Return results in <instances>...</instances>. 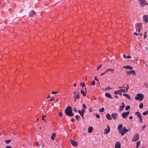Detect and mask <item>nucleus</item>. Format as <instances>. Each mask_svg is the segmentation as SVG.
Returning a JSON list of instances; mask_svg holds the SVG:
<instances>
[{
  "label": "nucleus",
  "instance_id": "1",
  "mask_svg": "<svg viewBox=\"0 0 148 148\" xmlns=\"http://www.w3.org/2000/svg\"><path fill=\"white\" fill-rule=\"evenodd\" d=\"M72 108L70 107H68L65 110V113L68 116H72L73 114L72 112Z\"/></svg>",
  "mask_w": 148,
  "mask_h": 148
},
{
  "label": "nucleus",
  "instance_id": "2",
  "mask_svg": "<svg viewBox=\"0 0 148 148\" xmlns=\"http://www.w3.org/2000/svg\"><path fill=\"white\" fill-rule=\"evenodd\" d=\"M144 97V95L141 93L138 94L135 97V99L136 100H139L140 101H142Z\"/></svg>",
  "mask_w": 148,
  "mask_h": 148
},
{
  "label": "nucleus",
  "instance_id": "3",
  "mask_svg": "<svg viewBox=\"0 0 148 148\" xmlns=\"http://www.w3.org/2000/svg\"><path fill=\"white\" fill-rule=\"evenodd\" d=\"M79 95L80 93L79 92H74L73 96V98H76L77 99H79L80 97Z\"/></svg>",
  "mask_w": 148,
  "mask_h": 148
},
{
  "label": "nucleus",
  "instance_id": "4",
  "mask_svg": "<svg viewBox=\"0 0 148 148\" xmlns=\"http://www.w3.org/2000/svg\"><path fill=\"white\" fill-rule=\"evenodd\" d=\"M128 132V130L125 128V127L123 128V129L119 131V133L121 135L123 136L126 133Z\"/></svg>",
  "mask_w": 148,
  "mask_h": 148
},
{
  "label": "nucleus",
  "instance_id": "5",
  "mask_svg": "<svg viewBox=\"0 0 148 148\" xmlns=\"http://www.w3.org/2000/svg\"><path fill=\"white\" fill-rule=\"evenodd\" d=\"M142 24L141 23H137L136 25V32L137 31V28H138V32H140V29H142Z\"/></svg>",
  "mask_w": 148,
  "mask_h": 148
},
{
  "label": "nucleus",
  "instance_id": "6",
  "mask_svg": "<svg viewBox=\"0 0 148 148\" xmlns=\"http://www.w3.org/2000/svg\"><path fill=\"white\" fill-rule=\"evenodd\" d=\"M111 115L113 119H114V120H116L117 119L118 116V114L117 113H114L112 114Z\"/></svg>",
  "mask_w": 148,
  "mask_h": 148
},
{
  "label": "nucleus",
  "instance_id": "7",
  "mask_svg": "<svg viewBox=\"0 0 148 148\" xmlns=\"http://www.w3.org/2000/svg\"><path fill=\"white\" fill-rule=\"evenodd\" d=\"M130 111L123 113L122 114V116L124 118H125L128 115Z\"/></svg>",
  "mask_w": 148,
  "mask_h": 148
},
{
  "label": "nucleus",
  "instance_id": "8",
  "mask_svg": "<svg viewBox=\"0 0 148 148\" xmlns=\"http://www.w3.org/2000/svg\"><path fill=\"white\" fill-rule=\"evenodd\" d=\"M125 106L123 103H122L121 104V105L119 107V110L120 111H122L124 108L125 107Z\"/></svg>",
  "mask_w": 148,
  "mask_h": 148
},
{
  "label": "nucleus",
  "instance_id": "9",
  "mask_svg": "<svg viewBox=\"0 0 148 148\" xmlns=\"http://www.w3.org/2000/svg\"><path fill=\"white\" fill-rule=\"evenodd\" d=\"M127 75H130L131 74H133L134 75H135L136 72L134 70H132L130 71H128L127 72Z\"/></svg>",
  "mask_w": 148,
  "mask_h": 148
},
{
  "label": "nucleus",
  "instance_id": "10",
  "mask_svg": "<svg viewBox=\"0 0 148 148\" xmlns=\"http://www.w3.org/2000/svg\"><path fill=\"white\" fill-rule=\"evenodd\" d=\"M146 2L145 0H140V4L142 7H143L145 6Z\"/></svg>",
  "mask_w": 148,
  "mask_h": 148
},
{
  "label": "nucleus",
  "instance_id": "11",
  "mask_svg": "<svg viewBox=\"0 0 148 148\" xmlns=\"http://www.w3.org/2000/svg\"><path fill=\"white\" fill-rule=\"evenodd\" d=\"M71 144L74 147H76L77 146V143L75 140H71Z\"/></svg>",
  "mask_w": 148,
  "mask_h": 148
},
{
  "label": "nucleus",
  "instance_id": "12",
  "mask_svg": "<svg viewBox=\"0 0 148 148\" xmlns=\"http://www.w3.org/2000/svg\"><path fill=\"white\" fill-rule=\"evenodd\" d=\"M143 19L144 21L145 22L147 23L148 22V15H145L143 16Z\"/></svg>",
  "mask_w": 148,
  "mask_h": 148
},
{
  "label": "nucleus",
  "instance_id": "13",
  "mask_svg": "<svg viewBox=\"0 0 148 148\" xmlns=\"http://www.w3.org/2000/svg\"><path fill=\"white\" fill-rule=\"evenodd\" d=\"M139 139V135L138 134H136L134 136L133 141H136Z\"/></svg>",
  "mask_w": 148,
  "mask_h": 148
},
{
  "label": "nucleus",
  "instance_id": "14",
  "mask_svg": "<svg viewBox=\"0 0 148 148\" xmlns=\"http://www.w3.org/2000/svg\"><path fill=\"white\" fill-rule=\"evenodd\" d=\"M123 68H125L127 69H129L130 70H131L133 69V67L130 66H129V65H127L126 66H124L123 67Z\"/></svg>",
  "mask_w": 148,
  "mask_h": 148
},
{
  "label": "nucleus",
  "instance_id": "15",
  "mask_svg": "<svg viewBox=\"0 0 148 148\" xmlns=\"http://www.w3.org/2000/svg\"><path fill=\"white\" fill-rule=\"evenodd\" d=\"M115 148H121V145L119 142H117L115 144Z\"/></svg>",
  "mask_w": 148,
  "mask_h": 148
},
{
  "label": "nucleus",
  "instance_id": "16",
  "mask_svg": "<svg viewBox=\"0 0 148 148\" xmlns=\"http://www.w3.org/2000/svg\"><path fill=\"white\" fill-rule=\"evenodd\" d=\"M35 14V12L33 10H32L31 12L29 13V16H32L34 15Z\"/></svg>",
  "mask_w": 148,
  "mask_h": 148
},
{
  "label": "nucleus",
  "instance_id": "17",
  "mask_svg": "<svg viewBox=\"0 0 148 148\" xmlns=\"http://www.w3.org/2000/svg\"><path fill=\"white\" fill-rule=\"evenodd\" d=\"M106 117L107 119L108 120H111L112 119V118L110 115L109 113H108L106 114Z\"/></svg>",
  "mask_w": 148,
  "mask_h": 148
},
{
  "label": "nucleus",
  "instance_id": "18",
  "mask_svg": "<svg viewBox=\"0 0 148 148\" xmlns=\"http://www.w3.org/2000/svg\"><path fill=\"white\" fill-rule=\"evenodd\" d=\"M107 129H106L105 131V133L107 134L110 131V128L108 125H107Z\"/></svg>",
  "mask_w": 148,
  "mask_h": 148
},
{
  "label": "nucleus",
  "instance_id": "19",
  "mask_svg": "<svg viewBox=\"0 0 148 148\" xmlns=\"http://www.w3.org/2000/svg\"><path fill=\"white\" fill-rule=\"evenodd\" d=\"M114 93L116 95H120L121 96L122 95V93L120 90L118 91H115Z\"/></svg>",
  "mask_w": 148,
  "mask_h": 148
},
{
  "label": "nucleus",
  "instance_id": "20",
  "mask_svg": "<svg viewBox=\"0 0 148 148\" xmlns=\"http://www.w3.org/2000/svg\"><path fill=\"white\" fill-rule=\"evenodd\" d=\"M105 95L107 97H108L110 98H112V97L109 93H106L105 94Z\"/></svg>",
  "mask_w": 148,
  "mask_h": 148
},
{
  "label": "nucleus",
  "instance_id": "21",
  "mask_svg": "<svg viewBox=\"0 0 148 148\" xmlns=\"http://www.w3.org/2000/svg\"><path fill=\"white\" fill-rule=\"evenodd\" d=\"M123 127V125L121 124H119L118 126V130L119 132L122 129Z\"/></svg>",
  "mask_w": 148,
  "mask_h": 148
},
{
  "label": "nucleus",
  "instance_id": "22",
  "mask_svg": "<svg viewBox=\"0 0 148 148\" xmlns=\"http://www.w3.org/2000/svg\"><path fill=\"white\" fill-rule=\"evenodd\" d=\"M123 95L127 99H130V97L129 95H128L126 93H123Z\"/></svg>",
  "mask_w": 148,
  "mask_h": 148
},
{
  "label": "nucleus",
  "instance_id": "23",
  "mask_svg": "<svg viewBox=\"0 0 148 148\" xmlns=\"http://www.w3.org/2000/svg\"><path fill=\"white\" fill-rule=\"evenodd\" d=\"M92 130V127H89L88 128V132L89 133H91Z\"/></svg>",
  "mask_w": 148,
  "mask_h": 148
},
{
  "label": "nucleus",
  "instance_id": "24",
  "mask_svg": "<svg viewBox=\"0 0 148 148\" xmlns=\"http://www.w3.org/2000/svg\"><path fill=\"white\" fill-rule=\"evenodd\" d=\"M56 134L55 133L53 134L51 136V139L53 140H54L55 138V137H56Z\"/></svg>",
  "mask_w": 148,
  "mask_h": 148
},
{
  "label": "nucleus",
  "instance_id": "25",
  "mask_svg": "<svg viewBox=\"0 0 148 148\" xmlns=\"http://www.w3.org/2000/svg\"><path fill=\"white\" fill-rule=\"evenodd\" d=\"M78 112L80 114L82 117L83 118L84 113L81 112V111L79 110L78 111Z\"/></svg>",
  "mask_w": 148,
  "mask_h": 148
},
{
  "label": "nucleus",
  "instance_id": "26",
  "mask_svg": "<svg viewBox=\"0 0 148 148\" xmlns=\"http://www.w3.org/2000/svg\"><path fill=\"white\" fill-rule=\"evenodd\" d=\"M135 114L137 115L138 117L141 116L140 113L139 112H136Z\"/></svg>",
  "mask_w": 148,
  "mask_h": 148
},
{
  "label": "nucleus",
  "instance_id": "27",
  "mask_svg": "<svg viewBox=\"0 0 148 148\" xmlns=\"http://www.w3.org/2000/svg\"><path fill=\"white\" fill-rule=\"evenodd\" d=\"M140 141H138V142H137V143H136V147H138L140 145Z\"/></svg>",
  "mask_w": 148,
  "mask_h": 148
},
{
  "label": "nucleus",
  "instance_id": "28",
  "mask_svg": "<svg viewBox=\"0 0 148 148\" xmlns=\"http://www.w3.org/2000/svg\"><path fill=\"white\" fill-rule=\"evenodd\" d=\"M81 92L82 94L84 96H86V94L85 92L84 91L81 90Z\"/></svg>",
  "mask_w": 148,
  "mask_h": 148
},
{
  "label": "nucleus",
  "instance_id": "29",
  "mask_svg": "<svg viewBox=\"0 0 148 148\" xmlns=\"http://www.w3.org/2000/svg\"><path fill=\"white\" fill-rule=\"evenodd\" d=\"M104 111V109L103 108H102L99 109V112H103Z\"/></svg>",
  "mask_w": 148,
  "mask_h": 148
},
{
  "label": "nucleus",
  "instance_id": "30",
  "mask_svg": "<svg viewBox=\"0 0 148 148\" xmlns=\"http://www.w3.org/2000/svg\"><path fill=\"white\" fill-rule=\"evenodd\" d=\"M121 92H127V91L125 89H121L120 90H119Z\"/></svg>",
  "mask_w": 148,
  "mask_h": 148
},
{
  "label": "nucleus",
  "instance_id": "31",
  "mask_svg": "<svg viewBox=\"0 0 148 148\" xmlns=\"http://www.w3.org/2000/svg\"><path fill=\"white\" fill-rule=\"evenodd\" d=\"M114 71V69H111V68H109V69H108L107 70V72L109 71Z\"/></svg>",
  "mask_w": 148,
  "mask_h": 148
},
{
  "label": "nucleus",
  "instance_id": "32",
  "mask_svg": "<svg viewBox=\"0 0 148 148\" xmlns=\"http://www.w3.org/2000/svg\"><path fill=\"white\" fill-rule=\"evenodd\" d=\"M130 108V106H127L125 108V110H128Z\"/></svg>",
  "mask_w": 148,
  "mask_h": 148
},
{
  "label": "nucleus",
  "instance_id": "33",
  "mask_svg": "<svg viewBox=\"0 0 148 148\" xmlns=\"http://www.w3.org/2000/svg\"><path fill=\"white\" fill-rule=\"evenodd\" d=\"M138 118L139 119L140 123H141L143 121V119H142V116H140Z\"/></svg>",
  "mask_w": 148,
  "mask_h": 148
},
{
  "label": "nucleus",
  "instance_id": "34",
  "mask_svg": "<svg viewBox=\"0 0 148 148\" xmlns=\"http://www.w3.org/2000/svg\"><path fill=\"white\" fill-rule=\"evenodd\" d=\"M143 105L142 103H141L140 104L139 106V108L140 109H141L143 108Z\"/></svg>",
  "mask_w": 148,
  "mask_h": 148
},
{
  "label": "nucleus",
  "instance_id": "35",
  "mask_svg": "<svg viewBox=\"0 0 148 148\" xmlns=\"http://www.w3.org/2000/svg\"><path fill=\"white\" fill-rule=\"evenodd\" d=\"M80 85L82 86V87H84L85 86V84L84 83L81 82Z\"/></svg>",
  "mask_w": 148,
  "mask_h": 148
},
{
  "label": "nucleus",
  "instance_id": "36",
  "mask_svg": "<svg viewBox=\"0 0 148 148\" xmlns=\"http://www.w3.org/2000/svg\"><path fill=\"white\" fill-rule=\"evenodd\" d=\"M148 113V111H146L143 112V114L144 115H146Z\"/></svg>",
  "mask_w": 148,
  "mask_h": 148
},
{
  "label": "nucleus",
  "instance_id": "37",
  "mask_svg": "<svg viewBox=\"0 0 148 148\" xmlns=\"http://www.w3.org/2000/svg\"><path fill=\"white\" fill-rule=\"evenodd\" d=\"M11 141V140H10L9 139V140H6L5 141V142L7 143V144H8Z\"/></svg>",
  "mask_w": 148,
  "mask_h": 148
},
{
  "label": "nucleus",
  "instance_id": "38",
  "mask_svg": "<svg viewBox=\"0 0 148 148\" xmlns=\"http://www.w3.org/2000/svg\"><path fill=\"white\" fill-rule=\"evenodd\" d=\"M82 107L83 109H86L87 108L86 106L84 104H82Z\"/></svg>",
  "mask_w": 148,
  "mask_h": 148
},
{
  "label": "nucleus",
  "instance_id": "39",
  "mask_svg": "<svg viewBox=\"0 0 148 148\" xmlns=\"http://www.w3.org/2000/svg\"><path fill=\"white\" fill-rule=\"evenodd\" d=\"M79 117L80 116L79 115H77L75 116V118L77 120H78L79 119Z\"/></svg>",
  "mask_w": 148,
  "mask_h": 148
},
{
  "label": "nucleus",
  "instance_id": "40",
  "mask_svg": "<svg viewBox=\"0 0 148 148\" xmlns=\"http://www.w3.org/2000/svg\"><path fill=\"white\" fill-rule=\"evenodd\" d=\"M107 70L105 71L103 73H102L101 74V75H105V74H106V73H107Z\"/></svg>",
  "mask_w": 148,
  "mask_h": 148
},
{
  "label": "nucleus",
  "instance_id": "41",
  "mask_svg": "<svg viewBox=\"0 0 148 148\" xmlns=\"http://www.w3.org/2000/svg\"><path fill=\"white\" fill-rule=\"evenodd\" d=\"M95 84V82L94 80H93L91 83V84L92 85H94Z\"/></svg>",
  "mask_w": 148,
  "mask_h": 148
},
{
  "label": "nucleus",
  "instance_id": "42",
  "mask_svg": "<svg viewBox=\"0 0 148 148\" xmlns=\"http://www.w3.org/2000/svg\"><path fill=\"white\" fill-rule=\"evenodd\" d=\"M96 117L97 118H99L100 117V116H99V115L97 114H96Z\"/></svg>",
  "mask_w": 148,
  "mask_h": 148
},
{
  "label": "nucleus",
  "instance_id": "43",
  "mask_svg": "<svg viewBox=\"0 0 148 148\" xmlns=\"http://www.w3.org/2000/svg\"><path fill=\"white\" fill-rule=\"evenodd\" d=\"M85 112V109H82V111H81V112L84 113Z\"/></svg>",
  "mask_w": 148,
  "mask_h": 148
},
{
  "label": "nucleus",
  "instance_id": "44",
  "mask_svg": "<svg viewBox=\"0 0 148 148\" xmlns=\"http://www.w3.org/2000/svg\"><path fill=\"white\" fill-rule=\"evenodd\" d=\"M102 64H101L99 66H98L97 68V69L98 70L99 69L101 66Z\"/></svg>",
  "mask_w": 148,
  "mask_h": 148
},
{
  "label": "nucleus",
  "instance_id": "45",
  "mask_svg": "<svg viewBox=\"0 0 148 148\" xmlns=\"http://www.w3.org/2000/svg\"><path fill=\"white\" fill-rule=\"evenodd\" d=\"M127 88H126V90L127 91L129 88V85L128 84H127Z\"/></svg>",
  "mask_w": 148,
  "mask_h": 148
},
{
  "label": "nucleus",
  "instance_id": "46",
  "mask_svg": "<svg viewBox=\"0 0 148 148\" xmlns=\"http://www.w3.org/2000/svg\"><path fill=\"white\" fill-rule=\"evenodd\" d=\"M111 89V88H110V87H107L106 89V90H109L110 89Z\"/></svg>",
  "mask_w": 148,
  "mask_h": 148
},
{
  "label": "nucleus",
  "instance_id": "47",
  "mask_svg": "<svg viewBox=\"0 0 148 148\" xmlns=\"http://www.w3.org/2000/svg\"><path fill=\"white\" fill-rule=\"evenodd\" d=\"M131 56H127V59H130L131 58Z\"/></svg>",
  "mask_w": 148,
  "mask_h": 148
},
{
  "label": "nucleus",
  "instance_id": "48",
  "mask_svg": "<svg viewBox=\"0 0 148 148\" xmlns=\"http://www.w3.org/2000/svg\"><path fill=\"white\" fill-rule=\"evenodd\" d=\"M57 93H58L57 92H54V91H53L51 92V93L53 94H55Z\"/></svg>",
  "mask_w": 148,
  "mask_h": 148
},
{
  "label": "nucleus",
  "instance_id": "49",
  "mask_svg": "<svg viewBox=\"0 0 148 148\" xmlns=\"http://www.w3.org/2000/svg\"><path fill=\"white\" fill-rule=\"evenodd\" d=\"M123 57L125 58H127V56H126V55H125V54H124L123 55Z\"/></svg>",
  "mask_w": 148,
  "mask_h": 148
},
{
  "label": "nucleus",
  "instance_id": "50",
  "mask_svg": "<svg viewBox=\"0 0 148 148\" xmlns=\"http://www.w3.org/2000/svg\"><path fill=\"white\" fill-rule=\"evenodd\" d=\"M146 125H144V126L142 127V129L143 130H144V129L145 128Z\"/></svg>",
  "mask_w": 148,
  "mask_h": 148
},
{
  "label": "nucleus",
  "instance_id": "51",
  "mask_svg": "<svg viewBox=\"0 0 148 148\" xmlns=\"http://www.w3.org/2000/svg\"><path fill=\"white\" fill-rule=\"evenodd\" d=\"M59 116H62V113H61V112H59Z\"/></svg>",
  "mask_w": 148,
  "mask_h": 148
},
{
  "label": "nucleus",
  "instance_id": "52",
  "mask_svg": "<svg viewBox=\"0 0 148 148\" xmlns=\"http://www.w3.org/2000/svg\"><path fill=\"white\" fill-rule=\"evenodd\" d=\"M44 117H45V116H43L42 117V119L43 120H45V119H44Z\"/></svg>",
  "mask_w": 148,
  "mask_h": 148
},
{
  "label": "nucleus",
  "instance_id": "53",
  "mask_svg": "<svg viewBox=\"0 0 148 148\" xmlns=\"http://www.w3.org/2000/svg\"><path fill=\"white\" fill-rule=\"evenodd\" d=\"M73 109L74 111L75 112H77V110L75 109V108H73Z\"/></svg>",
  "mask_w": 148,
  "mask_h": 148
},
{
  "label": "nucleus",
  "instance_id": "54",
  "mask_svg": "<svg viewBox=\"0 0 148 148\" xmlns=\"http://www.w3.org/2000/svg\"><path fill=\"white\" fill-rule=\"evenodd\" d=\"M134 35L137 36L138 34L136 32H134Z\"/></svg>",
  "mask_w": 148,
  "mask_h": 148
},
{
  "label": "nucleus",
  "instance_id": "55",
  "mask_svg": "<svg viewBox=\"0 0 148 148\" xmlns=\"http://www.w3.org/2000/svg\"><path fill=\"white\" fill-rule=\"evenodd\" d=\"M129 119H133V117L132 116H130L129 117Z\"/></svg>",
  "mask_w": 148,
  "mask_h": 148
},
{
  "label": "nucleus",
  "instance_id": "56",
  "mask_svg": "<svg viewBox=\"0 0 148 148\" xmlns=\"http://www.w3.org/2000/svg\"><path fill=\"white\" fill-rule=\"evenodd\" d=\"M119 88H125V87H118Z\"/></svg>",
  "mask_w": 148,
  "mask_h": 148
},
{
  "label": "nucleus",
  "instance_id": "57",
  "mask_svg": "<svg viewBox=\"0 0 148 148\" xmlns=\"http://www.w3.org/2000/svg\"><path fill=\"white\" fill-rule=\"evenodd\" d=\"M71 121L72 122H73L75 121V120H74V119H73L72 118L71 119Z\"/></svg>",
  "mask_w": 148,
  "mask_h": 148
},
{
  "label": "nucleus",
  "instance_id": "58",
  "mask_svg": "<svg viewBox=\"0 0 148 148\" xmlns=\"http://www.w3.org/2000/svg\"><path fill=\"white\" fill-rule=\"evenodd\" d=\"M95 80H97V81H98V80L97 79V78H96V77L95 76V78L94 79Z\"/></svg>",
  "mask_w": 148,
  "mask_h": 148
},
{
  "label": "nucleus",
  "instance_id": "59",
  "mask_svg": "<svg viewBox=\"0 0 148 148\" xmlns=\"http://www.w3.org/2000/svg\"><path fill=\"white\" fill-rule=\"evenodd\" d=\"M6 148H12L10 147V146H7Z\"/></svg>",
  "mask_w": 148,
  "mask_h": 148
},
{
  "label": "nucleus",
  "instance_id": "60",
  "mask_svg": "<svg viewBox=\"0 0 148 148\" xmlns=\"http://www.w3.org/2000/svg\"><path fill=\"white\" fill-rule=\"evenodd\" d=\"M50 95H48V96H47V99H49V98H50Z\"/></svg>",
  "mask_w": 148,
  "mask_h": 148
},
{
  "label": "nucleus",
  "instance_id": "61",
  "mask_svg": "<svg viewBox=\"0 0 148 148\" xmlns=\"http://www.w3.org/2000/svg\"><path fill=\"white\" fill-rule=\"evenodd\" d=\"M145 5H148V3H147L146 2Z\"/></svg>",
  "mask_w": 148,
  "mask_h": 148
},
{
  "label": "nucleus",
  "instance_id": "62",
  "mask_svg": "<svg viewBox=\"0 0 148 148\" xmlns=\"http://www.w3.org/2000/svg\"><path fill=\"white\" fill-rule=\"evenodd\" d=\"M76 99H77L76 98L74 99V101L75 102L76 101Z\"/></svg>",
  "mask_w": 148,
  "mask_h": 148
},
{
  "label": "nucleus",
  "instance_id": "63",
  "mask_svg": "<svg viewBox=\"0 0 148 148\" xmlns=\"http://www.w3.org/2000/svg\"><path fill=\"white\" fill-rule=\"evenodd\" d=\"M139 35H140V36H142V33H140Z\"/></svg>",
  "mask_w": 148,
  "mask_h": 148
},
{
  "label": "nucleus",
  "instance_id": "64",
  "mask_svg": "<svg viewBox=\"0 0 148 148\" xmlns=\"http://www.w3.org/2000/svg\"><path fill=\"white\" fill-rule=\"evenodd\" d=\"M115 97H116V98H118V96H117V95H115Z\"/></svg>",
  "mask_w": 148,
  "mask_h": 148
}]
</instances>
